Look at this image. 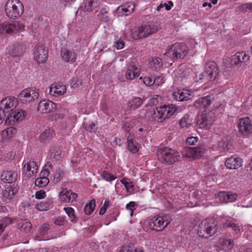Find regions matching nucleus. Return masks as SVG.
<instances>
[{
  "label": "nucleus",
  "instance_id": "6e6552de",
  "mask_svg": "<svg viewBox=\"0 0 252 252\" xmlns=\"http://www.w3.org/2000/svg\"><path fill=\"white\" fill-rule=\"evenodd\" d=\"M170 222V219L168 215L156 216L150 220L148 225L152 230L159 231L162 230Z\"/></svg>",
  "mask_w": 252,
  "mask_h": 252
},
{
  "label": "nucleus",
  "instance_id": "a878e982",
  "mask_svg": "<svg viewBox=\"0 0 252 252\" xmlns=\"http://www.w3.org/2000/svg\"><path fill=\"white\" fill-rule=\"evenodd\" d=\"M66 87L64 85H54L52 84L50 88V94L52 95L59 96L64 94Z\"/></svg>",
  "mask_w": 252,
  "mask_h": 252
},
{
  "label": "nucleus",
  "instance_id": "e2e57ef3",
  "mask_svg": "<svg viewBox=\"0 0 252 252\" xmlns=\"http://www.w3.org/2000/svg\"><path fill=\"white\" fill-rule=\"evenodd\" d=\"M49 229V225L47 224H43L40 228V233L41 235H44Z\"/></svg>",
  "mask_w": 252,
  "mask_h": 252
},
{
  "label": "nucleus",
  "instance_id": "aec40b11",
  "mask_svg": "<svg viewBox=\"0 0 252 252\" xmlns=\"http://www.w3.org/2000/svg\"><path fill=\"white\" fill-rule=\"evenodd\" d=\"M59 196L62 202H72L77 198L78 194L73 192L71 190L63 189L59 193Z\"/></svg>",
  "mask_w": 252,
  "mask_h": 252
},
{
  "label": "nucleus",
  "instance_id": "6e6d98bb",
  "mask_svg": "<svg viewBox=\"0 0 252 252\" xmlns=\"http://www.w3.org/2000/svg\"><path fill=\"white\" fill-rule=\"evenodd\" d=\"M95 125L94 123L91 124H86L84 125V128L86 131H88L90 132L95 131Z\"/></svg>",
  "mask_w": 252,
  "mask_h": 252
},
{
  "label": "nucleus",
  "instance_id": "338daca9",
  "mask_svg": "<svg viewBox=\"0 0 252 252\" xmlns=\"http://www.w3.org/2000/svg\"><path fill=\"white\" fill-rule=\"evenodd\" d=\"M65 220L62 217H58L55 220V223L58 225H64L65 222Z\"/></svg>",
  "mask_w": 252,
  "mask_h": 252
},
{
  "label": "nucleus",
  "instance_id": "9d476101",
  "mask_svg": "<svg viewBox=\"0 0 252 252\" xmlns=\"http://www.w3.org/2000/svg\"><path fill=\"white\" fill-rule=\"evenodd\" d=\"M39 97L38 90L32 88H27L20 92L18 98L23 103H29Z\"/></svg>",
  "mask_w": 252,
  "mask_h": 252
},
{
  "label": "nucleus",
  "instance_id": "7ed1b4c3",
  "mask_svg": "<svg viewBox=\"0 0 252 252\" xmlns=\"http://www.w3.org/2000/svg\"><path fill=\"white\" fill-rule=\"evenodd\" d=\"M4 10L7 17L16 19L24 12V5L19 0H8L5 3Z\"/></svg>",
  "mask_w": 252,
  "mask_h": 252
},
{
  "label": "nucleus",
  "instance_id": "dca6fc26",
  "mask_svg": "<svg viewBox=\"0 0 252 252\" xmlns=\"http://www.w3.org/2000/svg\"><path fill=\"white\" fill-rule=\"evenodd\" d=\"M56 104L52 101L43 100L40 101L37 106V111L41 114H46L55 111Z\"/></svg>",
  "mask_w": 252,
  "mask_h": 252
},
{
  "label": "nucleus",
  "instance_id": "c9c22d12",
  "mask_svg": "<svg viewBox=\"0 0 252 252\" xmlns=\"http://www.w3.org/2000/svg\"><path fill=\"white\" fill-rule=\"evenodd\" d=\"M252 10V3H245L238 6L236 8V12L237 13H244L247 12L248 10Z\"/></svg>",
  "mask_w": 252,
  "mask_h": 252
},
{
  "label": "nucleus",
  "instance_id": "37998d69",
  "mask_svg": "<svg viewBox=\"0 0 252 252\" xmlns=\"http://www.w3.org/2000/svg\"><path fill=\"white\" fill-rule=\"evenodd\" d=\"M98 17L100 20L105 23L107 22L109 20L108 12L105 9H102L100 10Z\"/></svg>",
  "mask_w": 252,
  "mask_h": 252
},
{
  "label": "nucleus",
  "instance_id": "423d86ee",
  "mask_svg": "<svg viewBox=\"0 0 252 252\" xmlns=\"http://www.w3.org/2000/svg\"><path fill=\"white\" fill-rule=\"evenodd\" d=\"M158 29L159 27L157 23L149 22L137 28V29L132 32V36L135 40L145 38L155 33Z\"/></svg>",
  "mask_w": 252,
  "mask_h": 252
},
{
  "label": "nucleus",
  "instance_id": "5701e85b",
  "mask_svg": "<svg viewBox=\"0 0 252 252\" xmlns=\"http://www.w3.org/2000/svg\"><path fill=\"white\" fill-rule=\"evenodd\" d=\"M61 54L62 59L65 62L72 63L76 60V54L73 51L66 49H62Z\"/></svg>",
  "mask_w": 252,
  "mask_h": 252
},
{
  "label": "nucleus",
  "instance_id": "09e8293b",
  "mask_svg": "<svg viewBox=\"0 0 252 252\" xmlns=\"http://www.w3.org/2000/svg\"><path fill=\"white\" fill-rule=\"evenodd\" d=\"M122 183L125 185V188L127 189L128 191H130V190H133L134 186L132 182L127 181V179H123L121 180Z\"/></svg>",
  "mask_w": 252,
  "mask_h": 252
},
{
  "label": "nucleus",
  "instance_id": "6ab92c4d",
  "mask_svg": "<svg viewBox=\"0 0 252 252\" xmlns=\"http://www.w3.org/2000/svg\"><path fill=\"white\" fill-rule=\"evenodd\" d=\"M17 178V173L12 170H3L0 175V180L2 183L12 184Z\"/></svg>",
  "mask_w": 252,
  "mask_h": 252
},
{
  "label": "nucleus",
  "instance_id": "58836bf2",
  "mask_svg": "<svg viewBox=\"0 0 252 252\" xmlns=\"http://www.w3.org/2000/svg\"><path fill=\"white\" fill-rule=\"evenodd\" d=\"M53 132V129L52 128H48L47 129L45 130L44 131L42 132L39 136L40 141L43 142L48 138L52 136Z\"/></svg>",
  "mask_w": 252,
  "mask_h": 252
},
{
  "label": "nucleus",
  "instance_id": "4468645a",
  "mask_svg": "<svg viewBox=\"0 0 252 252\" xmlns=\"http://www.w3.org/2000/svg\"><path fill=\"white\" fill-rule=\"evenodd\" d=\"M211 114L202 113L198 115L196 120V124L200 128L209 129L214 123Z\"/></svg>",
  "mask_w": 252,
  "mask_h": 252
},
{
  "label": "nucleus",
  "instance_id": "ddd939ff",
  "mask_svg": "<svg viewBox=\"0 0 252 252\" xmlns=\"http://www.w3.org/2000/svg\"><path fill=\"white\" fill-rule=\"evenodd\" d=\"M26 48L24 44L21 42L13 43L7 52L8 57L13 58H19L25 54Z\"/></svg>",
  "mask_w": 252,
  "mask_h": 252
},
{
  "label": "nucleus",
  "instance_id": "8fccbe9b",
  "mask_svg": "<svg viewBox=\"0 0 252 252\" xmlns=\"http://www.w3.org/2000/svg\"><path fill=\"white\" fill-rule=\"evenodd\" d=\"M180 125L182 127H188L191 125V124L189 119L184 117L180 120Z\"/></svg>",
  "mask_w": 252,
  "mask_h": 252
},
{
  "label": "nucleus",
  "instance_id": "69168bd1",
  "mask_svg": "<svg viewBox=\"0 0 252 252\" xmlns=\"http://www.w3.org/2000/svg\"><path fill=\"white\" fill-rule=\"evenodd\" d=\"M45 195V192L44 190H41L36 191L35 196L36 199H41L44 198Z\"/></svg>",
  "mask_w": 252,
  "mask_h": 252
},
{
  "label": "nucleus",
  "instance_id": "72a5a7b5",
  "mask_svg": "<svg viewBox=\"0 0 252 252\" xmlns=\"http://www.w3.org/2000/svg\"><path fill=\"white\" fill-rule=\"evenodd\" d=\"M50 157L56 160H60L61 158V151L59 148L53 147L50 150Z\"/></svg>",
  "mask_w": 252,
  "mask_h": 252
},
{
  "label": "nucleus",
  "instance_id": "a211bd4d",
  "mask_svg": "<svg viewBox=\"0 0 252 252\" xmlns=\"http://www.w3.org/2000/svg\"><path fill=\"white\" fill-rule=\"evenodd\" d=\"M148 113L150 114L149 118L153 121L161 122L165 119L163 106L152 108Z\"/></svg>",
  "mask_w": 252,
  "mask_h": 252
},
{
  "label": "nucleus",
  "instance_id": "0eeeda50",
  "mask_svg": "<svg viewBox=\"0 0 252 252\" xmlns=\"http://www.w3.org/2000/svg\"><path fill=\"white\" fill-rule=\"evenodd\" d=\"M17 105L18 101L14 97H6L0 101V124L5 119L7 113L15 109Z\"/></svg>",
  "mask_w": 252,
  "mask_h": 252
},
{
  "label": "nucleus",
  "instance_id": "7c9ffc66",
  "mask_svg": "<svg viewBox=\"0 0 252 252\" xmlns=\"http://www.w3.org/2000/svg\"><path fill=\"white\" fill-rule=\"evenodd\" d=\"M18 227L22 231L28 233L32 228V224L28 220H25L18 223Z\"/></svg>",
  "mask_w": 252,
  "mask_h": 252
},
{
  "label": "nucleus",
  "instance_id": "f8f14e48",
  "mask_svg": "<svg viewBox=\"0 0 252 252\" xmlns=\"http://www.w3.org/2000/svg\"><path fill=\"white\" fill-rule=\"evenodd\" d=\"M7 113V116L5 119V124L6 125H13L15 122H19L23 121L27 114L26 112L23 110H16Z\"/></svg>",
  "mask_w": 252,
  "mask_h": 252
},
{
  "label": "nucleus",
  "instance_id": "603ef678",
  "mask_svg": "<svg viewBox=\"0 0 252 252\" xmlns=\"http://www.w3.org/2000/svg\"><path fill=\"white\" fill-rule=\"evenodd\" d=\"M227 196L226 203L234 201L237 199L238 197V195L236 193H232L231 192H228Z\"/></svg>",
  "mask_w": 252,
  "mask_h": 252
},
{
  "label": "nucleus",
  "instance_id": "20e7f679",
  "mask_svg": "<svg viewBox=\"0 0 252 252\" xmlns=\"http://www.w3.org/2000/svg\"><path fill=\"white\" fill-rule=\"evenodd\" d=\"M218 228L217 223L213 219H205L199 224L198 234L200 237L208 238L214 235Z\"/></svg>",
  "mask_w": 252,
  "mask_h": 252
},
{
  "label": "nucleus",
  "instance_id": "680f3d73",
  "mask_svg": "<svg viewBox=\"0 0 252 252\" xmlns=\"http://www.w3.org/2000/svg\"><path fill=\"white\" fill-rule=\"evenodd\" d=\"M227 192L224 191H221L218 193V198H220V200L221 201L225 202L226 203V198H227Z\"/></svg>",
  "mask_w": 252,
  "mask_h": 252
},
{
  "label": "nucleus",
  "instance_id": "e433bc0d",
  "mask_svg": "<svg viewBox=\"0 0 252 252\" xmlns=\"http://www.w3.org/2000/svg\"><path fill=\"white\" fill-rule=\"evenodd\" d=\"M134 9V5L132 4L131 6L126 7L125 5L120 6L117 8L116 12L118 14H120L123 12H132Z\"/></svg>",
  "mask_w": 252,
  "mask_h": 252
},
{
  "label": "nucleus",
  "instance_id": "3c124183",
  "mask_svg": "<svg viewBox=\"0 0 252 252\" xmlns=\"http://www.w3.org/2000/svg\"><path fill=\"white\" fill-rule=\"evenodd\" d=\"M164 83L163 77L160 76H156L153 79V85L158 86Z\"/></svg>",
  "mask_w": 252,
  "mask_h": 252
},
{
  "label": "nucleus",
  "instance_id": "4c0bfd02",
  "mask_svg": "<svg viewBox=\"0 0 252 252\" xmlns=\"http://www.w3.org/2000/svg\"><path fill=\"white\" fill-rule=\"evenodd\" d=\"M49 182L48 178H37L34 182L35 185L39 187H45Z\"/></svg>",
  "mask_w": 252,
  "mask_h": 252
},
{
  "label": "nucleus",
  "instance_id": "4d7b16f0",
  "mask_svg": "<svg viewBox=\"0 0 252 252\" xmlns=\"http://www.w3.org/2000/svg\"><path fill=\"white\" fill-rule=\"evenodd\" d=\"M135 203L134 202L131 201L126 205V209L130 211V216H132L133 211L135 209Z\"/></svg>",
  "mask_w": 252,
  "mask_h": 252
},
{
  "label": "nucleus",
  "instance_id": "f3484780",
  "mask_svg": "<svg viewBox=\"0 0 252 252\" xmlns=\"http://www.w3.org/2000/svg\"><path fill=\"white\" fill-rule=\"evenodd\" d=\"M238 127L240 132L243 135H248L252 132V125L248 117L240 119Z\"/></svg>",
  "mask_w": 252,
  "mask_h": 252
},
{
  "label": "nucleus",
  "instance_id": "bf43d9fd",
  "mask_svg": "<svg viewBox=\"0 0 252 252\" xmlns=\"http://www.w3.org/2000/svg\"><path fill=\"white\" fill-rule=\"evenodd\" d=\"M110 202L109 200H106L103 204V206L100 209L99 214L103 215L106 212L107 207L109 206Z\"/></svg>",
  "mask_w": 252,
  "mask_h": 252
},
{
  "label": "nucleus",
  "instance_id": "a18cd8bd",
  "mask_svg": "<svg viewBox=\"0 0 252 252\" xmlns=\"http://www.w3.org/2000/svg\"><path fill=\"white\" fill-rule=\"evenodd\" d=\"M64 173L63 170L59 169L57 170L54 175V182L55 184L58 183L64 176Z\"/></svg>",
  "mask_w": 252,
  "mask_h": 252
},
{
  "label": "nucleus",
  "instance_id": "0e129e2a",
  "mask_svg": "<svg viewBox=\"0 0 252 252\" xmlns=\"http://www.w3.org/2000/svg\"><path fill=\"white\" fill-rule=\"evenodd\" d=\"M197 137H189L187 140L186 142L189 145H194L195 143L197 141Z\"/></svg>",
  "mask_w": 252,
  "mask_h": 252
},
{
  "label": "nucleus",
  "instance_id": "9b49d317",
  "mask_svg": "<svg viewBox=\"0 0 252 252\" xmlns=\"http://www.w3.org/2000/svg\"><path fill=\"white\" fill-rule=\"evenodd\" d=\"M205 152V149L203 147L184 148L181 153L183 157L192 159L199 158Z\"/></svg>",
  "mask_w": 252,
  "mask_h": 252
},
{
  "label": "nucleus",
  "instance_id": "bb28decb",
  "mask_svg": "<svg viewBox=\"0 0 252 252\" xmlns=\"http://www.w3.org/2000/svg\"><path fill=\"white\" fill-rule=\"evenodd\" d=\"M241 159L240 158L231 157L226 159L225 166L229 169H237L241 166Z\"/></svg>",
  "mask_w": 252,
  "mask_h": 252
},
{
  "label": "nucleus",
  "instance_id": "13d9d810",
  "mask_svg": "<svg viewBox=\"0 0 252 252\" xmlns=\"http://www.w3.org/2000/svg\"><path fill=\"white\" fill-rule=\"evenodd\" d=\"M159 98L160 99L159 96L158 95H156V96L153 97V98L150 99L149 103H148V105H150V106L157 105L159 102Z\"/></svg>",
  "mask_w": 252,
  "mask_h": 252
},
{
  "label": "nucleus",
  "instance_id": "79ce46f5",
  "mask_svg": "<svg viewBox=\"0 0 252 252\" xmlns=\"http://www.w3.org/2000/svg\"><path fill=\"white\" fill-rule=\"evenodd\" d=\"M64 210L67 214L71 221H77V219L74 214V210L71 207L64 208Z\"/></svg>",
  "mask_w": 252,
  "mask_h": 252
},
{
  "label": "nucleus",
  "instance_id": "2eb2a0df",
  "mask_svg": "<svg viewBox=\"0 0 252 252\" xmlns=\"http://www.w3.org/2000/svg\"><path fill=\"white\" fill-rule=\"evenodd\" d=\"M48 58V50L43 45H37L34 49V59L38 63H44Z\"/></svg>",
  "mask_w": 252,
  "mask_h": 252
},
{
  "label": "nucleus",
  "instance_id": "052dcab7",
  "mask_svg": "<svg viewBox=\"0 0 252 252\" xmlns=\"http://www.w3.org/2000/svg\"><path fill=\"white\" fill-rule=\"evenodd\" d=\"M223 244L227 247L228 250H231L233 247L234 243L232 240L225 239L223 241Z\"/></svg>",
  "mask_w": 252,
  "mask_h": 252
},
{
  "label": "nucleus",
  "instance_id": "f257e3e1",
  "mask_svg": "<svg viewBox=\"0 0 252 252\" xmlns=\"http://www.w3.org/2000/svg\"><path fill=\"white\" fill-rule=\"evenodd\" d=\"M188 54V48L184 43L176 42L170 46L164 53V55L169 57L173 61L183 60Z\"/></svg>",
  "mask_w": 252,
  "mask_h": 252
},
{
  "label": "nucleus",
  "instance_id": "4be33fe9",
  "mask_svg": "<svg viewBox=\"0 0 252 252\" xmlns=\"http://www.w3.org/2000/svg\"><path fill=\"white\" fill-rule=\"evenodd\" d=\"M18 190L19 187L18 186L13 184L10 187L6 188L3 191V197L5 199L10 200L18 192Z\"/></svg>",
  "mask_w": 252,
  "mask_h": 252
},
{
  "label": "nucleus",
  "instance_id": "49530a36",
  "mask_svg": "<svg viewBox=\"0 0 252 252\" xmlns=\"http://www.w3.org/2000/svg\"><path fill=\"white\" fill-rule=\"evenodd\" d=\"M152 63L155 70L159 69L162 66L161 59L159 58H155L153 59Z\"/></svg>",
  "mask_w": 252,
  "mask_h": 252
},
{
  "label": "nucleus",
  "instance_id": "864d4df0",
  "mask_svg": "<svg viewBox=\"0 0 252 252\" xmlns=\"http://www.w3.org/2000/svg\"><path fill=\"white\" fill-rule=\"evenodd\" d=\"M240 60H238L236 54L232 56L230 58V63L232 66H241L239 63Z\"/></svg>",
  "mask_w": 252,
  "mask_h": 252
},
{
  "label": "nucleus",
  "instance_id": "de8ad7c7",
  "mask_svg": "<svg viewBox=\"0 0 252 252\" xmlns=\"http://www.w3.org/2000/svg\"><path fill=\"white\" fill-rule=\"evenodd\" d=\"M101 177L107 181H111L115 179V177L112 174L105 171L102 172Z\"/></svg>",
  "mask_w": 252,
  "mask_h": 252
},
{
  "label": "nucleus",
  "instance_id": "f704fd0d",
  "mask_svg": "<svg viewBox=\"0 0 252 252\" xmlns=\"http://www.w3.org/2000/svg\"><path fill=\"white\" fill-rule=\"evenodd\" d=\"M95 206V201L93 199L91 201L86 204L84 208V211L86 215H90L94 209Z\"/></svg>",
  "mask_w": 252,
  "mask_h": 252
},
{
  "label": "nucleus",
  "instance_id": "a19ab883",
  "mask_svg": "<svg viewBox=\"0 0 252 252\" xmlns=\"http://www.w3.org/2000/svg\"><path fill=\"white\" fill-rule=\"evenodd\" d=\"M236 55L238 60H240L239 63L240 65H241L243 63L248 62L249 60V56L247 55L244 52H237Z\"/></svg>",
  "mask_w": 252,
  "mask_h": 252
},
{
  "label": "nucleus",
  "instance_id": "393cba45",
  "mask_svg": "<svg viewBox=\"0 0 252 252\" xmlns=\"http://www.w3.org/2000/svg\"><path fill=\"white\" fill-rule=\"evenodd\" d=\"M173 96L177 100L183 101L191 98V94L188 90H180L173 93Z\"/></svg>",
  "mask_w": 252,
  "mask_h": 252
},
{
  "label": "nucleus",
  "instance_id": "f03ea898",
  "mask_svg": "<svg viewBox=\"0 0 252 252\" xmlns=\"http://www.w3.org/2000/svg\"><path fill=\"white\" fill-rule=\"evenodd\" d=\"M158 159L162 163L171 164L179 161V153L167 147H163L158 149L157 152Z\"/></svg>",
  "mask_w": 252,
  "mask_h": 252
},
{
  "label": "nucleus",
  "instance_id": "c756f323",
  "mask_svg": "<svg viewBox=\"0 0 252 252\" xmlns=\"http://www.w3.org/2000/svg\"><path fill=\"white\" fill-rule=\"evenodd\" d=\"M163 108L165 119L172 116L177 110V107L173 104L163 106Z\"/></svg>",
  "mask_w": 252,
  "mask_h": 252
},
{
  "label": "nucleus",
  "instance_id": "1a4fd4ad",
  "mask_svg": "<svg viewBox=\"0 0 252 252\" xmlns=\"http://www.w3.org/2000/svg\"><path fill=\"white\" fill-rule=\"evenodd\" d=\"M24 30V25L17 21L0 24V33L1 34L6 33L13 35Z\"/></svg>",
  "mask_w": 252,
  "mask_h": 252
},
{
  "label": "nucleus",
  "instance_id": "ea45409f",
  "mask_svg": "<svg viewBox=\"0 0 252 252\" xmlns=\"http://www.w3.org/2000/svg\"><path fill=\"white\" fill-rule=\"evenodd\" d=\"M224 226L231 228L236 233H239L240 231L239 226L231 220H227L224 223Z\"/></svg>",
  "mask_w": 252,
  "mask_h": 252
},
{
  "label": "nucleus",
  "instance_id": "412c9836",
  "mask_svg": "<svg viewBox=\"0 0 252 252\" xmlns=\"http://www.w3.org/2000/svg\"><path fill=\"white\" fill-rule=\"evenodd\" d=\"M140 69L134 64H128L125 76L127 79L132 80L140 75Z\"/></svg>",
  "mask_w": 252,
  "mask_h": 252
},
{
  "label": "nucleus",
  "instance_id": "cd10ccee",
  "mask_svg": "<svg viewBox=\"0 0 252 252\" xmlns=\"http://www.w3.org/2000/svg\"><path fill=\"white\" fill-rule=\"evenodd\" d=\"M127 147L128 150L132 154H135L138 151V143L133 138L131 134L128 135L127 137Z\"/></svg>",
  "mask_w": 252,
  "mask_h": 252
},
{
  "label": "nucleus",
  "instance_id": "c03bdc74",
  "mask_svg": "<svg viewBox=\"0 0 252 252\" xmlns=\"http://www.w3.org/2000/svg\"><path fill=\"white\" fill-rule=\"evenodd\" d=\"M143 103V100L139 97H136L133 98L131 101V107L133 109H135L139 107Z\"/></svg>",
  "mask_w": 252,
  "mask_h": 252
},
{
  "label": "nucleus",
  "instance_id": "774afa93",
  "mask_svg": "<svg viewBox=\"0 0 252 252\" xmlns=\"http://www.w3.org/2000/svg\"><path fill=\"white\" fill-rule=\"evenodd\" d=\"M122 127L125 132H129L130 129L132 128V126L130 123L125 122L123 123Z\"/></svg>",
  "mask_w": 252,
  "mask_h": 252
},
{
  "label": "nucleus",
  "instance_id": "39448f33",
  "mask_svg": "<svg viewBox=\"0 0 252 252\" xmlns=\"http://www.w3.org/2000/svg\"><path fill=\"white\" fill-rule=\"evenodd\" d=\"M219 76L220 71L217 63L210 61L205 64V70L199 75L197 81L205 79L212 82H218L220 79Z\"/></svg>",
  "mask_w": 252,
  "mask_h": 252
},
{
  "label": "nucleus",
  "instance_id": "b1692460",
  "mask_svg": "<svg viewBox=\"0 0 252 252\" xmlns=\"http://www.w3.org/2000/svg\"><path fill=\"white\" fill-rule=\"evenodd\" d=\"M211 103V96L207 95L198 98L194 103V106L199 109L205 108L210 106Z\"/></svg>",
  "mask_w": 252,
  "mask_h": 252
},
{
  "label": "nucleus",
  "instance_id": "5fc2aeb1",
  "mask_svg": "<svg viewBox=\"0 0 252 252\" xmlns=\"http://www.w3.org/2000/svg\"><path fill=\"white\" fill-rule=\"evenodd\" d=\"M37 163L33 160H30L25 165L24 168L26 169L28 171H31L32 168L36 167Z\"/></svg>",
  "mask_w": 252,
  "mask_h": 252
},
{
  "label": "nucleus",
  "instance_id": "473e14b6",
  "mask_svg": "<svg viewBox=\"0 0 252 252\" xmlns=\"http://www.w3.org/2000/svg\"><path fill=\"white\" fill-rule=\"evenodd\" d=\"M52 206V201L47 200L43 201L36 204V208L39 211H45L48 210Z\"/></svg>",
  "mask_w": 252,
  "mask_h": 252
},
{
  "label": "nucleus",
  "instance_id": "2f4dec72",
  "mask_svg": "<svg viewBox=\"0 0 252 252\" xmlns=\"http://www.w3.org/2000/svg\"><path fill=\"white\" fill-rule=\"evenodd\" d=\"M231 147V143L227 139H222L219 142L218 148L221 152L227 151Z\"/></svg>",
  "mask_w": 252,
  "mask_h": 252
},
{
  "label": "nucleus",
  "instance_id": "c85d7f7f",
  "mask_svg": "<svg viewBox=\"0 0 252 252\" xmlns=\"http://www.w3.org/2000/svg\"><path fill=\"white\" fill-rule=\"evenodd\" d=\"M94 5L93 0H86L80 6L78 10H81L85 12L91 11L94 7Z\"/></svg>",
  "mask_w": 252,
  "mask_h": 252
}]
</instances>
